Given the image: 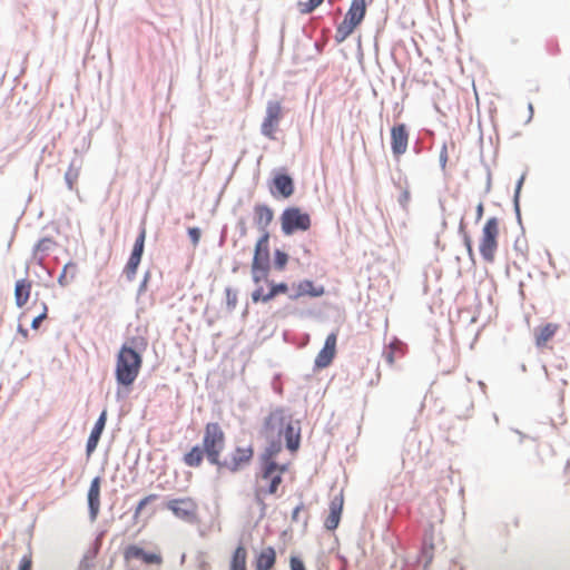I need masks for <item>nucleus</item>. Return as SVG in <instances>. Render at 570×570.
I'll return each mask as SVG.
<instances>
[{
    "mask_svg": "<svg viewBox=\"0 0 570 570\" xmlns=\"http://www.w3.org/2000/svg\"><path fill=\"white\" fill-rule=\"evenodd\" d=\"M323 285L315 286L311 279H303L297 284V291L288 295L289 299L295 301L302 296L321 297L324 295Z\"/></svg>",
    "mask_w": 570,
    "mask_h": 570,
    "instance_id": "11",
    "label": "nucleus"
},
{
    "mask_svg": "<svg viewBox=\"0 0 570 570\" xmlns=\"http://www.w3.org/2000/svg\"><path fill=\"white\" fill-rule=\"evenodd\" d=\"M250 297H252L253 303H258V302L267 303V302H269V299H267V293H264L263 286H257L252 292Z\"/></svg>",
    "mask_w": 570,
    "mask_h": 570,
    "instance_id": "26",
    "label": "nucleus"
},
{
    "mask_svg": "<svg viewBox=\"0 0 570 570\" xmlns=\"http://www.w3.org/2000/svg\"><path fill=\"white\" fill-rule=\"evenodd\" d=\"M269 272H271V268L252 265L250 274H252L253 283L256 284L257 286H261L259 284L262 282H265L266 284H268Z\"/></svg>",
    "mask_w": 570,
    "mask_h": 570,
    "instance_id": "19",
    "label": "nucleus"
},
{
    "mask_svg": "<svg viewBox=\"0 0 570 570\" xmlns=\"http://www.w3.org/2000/svg\"><path fill=\"white\" fill-rule=\"evenodd\" d=\"M273 218V209L266 204H256L254 206V223L262 235L269 233L268 226L271 225Z\"/></svg>",
    "mask_w": 570,
    "mask_h": 570,
    "instance_id": "10",
    "label": "nucleus"
},
{
    "mask_svg": "<svg viewBox=\"0 0 570 570\" xmlns=\"http://www.w3.org/2000/svg\"><path fill=\"white\" fill-rule=\"evenodd\" d=\"M528 111H529V117L527 119V124L530 122L533 118L534 109H533V105L531 102L528 104Z\"/></svg>",
    "mask_w": 570,
    "mask_h": 570,
    "instance_id": "38",
    "label": "nucleus"
},
{
    "mask_svg": "<svg viewBox=\"0 0 570 570\" xmlns=\"http://www.w3.org/2000/svg\"><path fill=\"white\" fill-rule=\"evenodd\" d=\"M469 258L472 263H475L473 247L466 249Z\"/></svg>",
    "mask_w": 570,
    "mask_h": 570,
    "instance_id": "41",
    "label": "nucleus"
},
{
    "mask_svg": "<svg viewBox=\"0 0 570 570\" xmlns=\"http://www.w3.org/2000/svg\"><path fill=\"white\" fill-rule=\"evenodd\" d=\"M187 233L190 238V242L196 247L199 244L200 236H202L200 228L199 227H189Z\"/></svg>",
    "mask_w": 570,
    "mask_h": 570,
    "instance_id": "29",
    "label": "nucleus"
},
{
    "mask_svg": "<svg viewBox=\"0 0 570 570\" xmlns=\"http://www.w3.org/2000/svg\"><path fill=\"white\" fill-rule=\"evenodd\" d=\"M409 144V131L405 124H396L391 128V148L395 157L406 151Z\"/></svg>",
    "mask_w": 570,
    "mask_h": 570,
    "instance_id": "9",
    "label": "nucleus"
},
{
    "mask_svg": "<svg viewBox=\"0 0 570 570\" xmlns=\"http://www.w3.org/2000/svg\"><path fill=\"white\" fill-rule=\"evenodd\" d=\"M513 209L515 213L517 222L520 226H522L521 210H520V202H518V206L513 204Z\"/></svg>",
    "mask_w": 570,
    "mask_h": 570,
    "instance_id": "37",
    "label": "nucleus"
},
{
    "mask_svg": "<svg viewBox=\"0 0 570 570\" xmlns=\"http://www.w3.org/2000/svg\"><path fill=\"white\" fill-rule=\"evenodd\" d=\"M498 235L499 220L497 217H491L482 228V238L479 247L482 258L488 263L494 261V254L498 248Z\"/></svg>",
    "mask_w": 570,
    "mask_h": 570,
    "instance_id": "3",
    "label": "nucleus"
},
{
    "mask_svg": "<svg viewBox=\"0 0 570 570\" xmlns=\"http://www.w3.org/2000/svg\"><path fill=\"white\" fill-rule=\"evenodd\" d=\"M459 234L462 236L463 244H464L465 248L466 249L471 248L472 240H471L470 235L465 232V226H464L463 219H461L460 225H459Z\"/></svg>",
    "mask_w": 570,
    "mask_h": 570,
    "instance_id": "27",
    "label": "nucleus"
},
{
    "mask_svg": "<svg viewBox=\"0 0 570 570\" xmlns=\"http://www.w3.org/2000/svg\"><path fill=\"white\" fill-rule=\"evenodd\" d=\"M41 307H42V311L39 315H37L32 322H31V328L32 330H38L41 322L45 321L47 318V315H48V306L46 303H41Z\"/></svg>",
    "mask_w": 570,
    "mask_h": 570,
    "instance_id": "24",
    "label": "nucleus"
},
{
    "mask_svg": "<svg viewBox=\"0 0 570 570\" xmlns=\"http://www.w3.org/2000/svg\"><path fill=\"white\" fill-rule=\"evenodd\" d=\"M336 342L337 335L335 332H332L326 336L324 346L318 352L314 361V366L316 368H324L332 363L336 353Z\"/></svg>",
    "mask_w": 570,
    "mask_h": 570,
    "instance_id": "8",
    "label": "nucleus"
},
{
    "mask_svg": "<svg viewBox=\"0 0 570 570\" xmlns=\"http://www.w3.org/2000/svg\"><path fill=\"white\" fill-rule=\"evenodd\" d=\"M282 106L279 101L269 100L266 106V115L263 120L261 132L269 139H274V132L281 120Z\"/></svg>",
    "mask_w": 570,
    "mask_h": 570,
    "instance_id": "5",
    "label": "nucleus"
},
{
    "mask_svg": "<svg viewBox=\"0 0 570 570\" xmlns=\"http://www.w3.org/2000/svg\"><path fill=\"white\" fill-rule=\"evenodd\" d=\"M366 14V0H352L345 18L360 24Z\"/></svg>",
    "mask_w": 570,
    "mask_h": 570,
    "instance_id": "14",
    "label": "nucleus"
},
{
    "mask_svg": "<svg viewBox=\"0 0 570 570\" xmlns=\"http://www.w3.org/2000/svg\"><path fill=\"white\" fill-rule=\"evenodd\" d=\"M514 248H515V250H518V252H522V248H521V246H520V242H519V240H515V243H514Z\"/></svg>",
    "mask_w": 570,
    "mask_h": 570,
    "instance_id": "44",
    "label": "nucleus"
},
{
    "mask_svg": "<svg viewBox=\"0 0 570 570\" xmlns=\"http://www.w3.org/2000/svg\"><path fill=\"white\" fill-rule=\"evenodd\" d=\"M410 198H411V195H410V190L407 188H405L401 195L399 196V204L400 206L403 208V209H406L407 207V204L410 202Z\"/></svg>",
    "mask_w": 570,
    "mask_h": 570,
    "instance_id": "31",
    "label": "nucleus"
},
{
    "mask_svg": "<svg viewBox=\"0 0 570 570\" xmlns=\"http://www.w3.org/2000/svg\"><path fill=\"white\" fill-rule=\"evenodd\" d=\"M357 26L358 24L344 17L343 21L336 28L335 41L337 43L345 41Z\"/></svg>",
    "mask_w": 570,
    "mask_h": 570,
    "instance_id": "16",
    "label": "nucleus"
},
{
    "mask_svg": "<svg viewBox=\"0 0 570 570\" xmlns=\"http://www.w3.org/2000/svg\"><path fill=\"white\" fill-rule=\"evenodd\" d=\"M440 166L442 169H445L446 163H448V147L446 142L442 144L440 156H439Z\"/></svg>",
    "mask_w": 570,
    "mask_h": 570,
    "instance_id": "30",
    "label": "nucleus"
},
{
    "mask_svg": "<svg viewBox=\"0 0 570 570\" xmlns=\"http://www.w3.org/2000/svg\"><path fill=\"white\" fill-rule=\"evenodd\" d=\"M279 379L281 376L278 374L273 379L272 386L274 392H283L282 386L278 384Z\"/></svg>",
    "mask_w": 570,
    "mask_h": 570,
    "instance_id": "36",
    "label": "nucleus"
},
{
    "mask_svg": "<svg viewBox=\"0 0 570 570\" xmlns=\"http://www.w3.org/2000/svg\"><path fill=\"white\" fill-rule=\"evenodd\" d=\"M287 262H288V254L282 249L276 248L274 250V259H273L275 269L283 271L286 267Z\"/></svg>",
    "mask_w": 570,
    "mask_h": 570,
    "instance_id": "21",
    "label": "nucleus"
},
{
    "mask_svg": "<svg viewBox=\"0 0 570 570\" xmlns=\"http://www.w3.org/2000/svg\"><path fill=\"white\" fill-rule=\"evenodd\" d=\"M149 278H150V272L147 271L144 274V277H142V279H141V282H140L139 286H138V291H137V296L138 297L146 292Z\"/></svg>",
    "mask_w": 570,
    "mask_h": 570,
    "instance_id": "32",
    "label": "nucleus"
},
{
    "mask_svg": "<svg viewBox=\"0 0 570 570\" xmlns=\"http://www.w3.org/2000/svg\"><path fill=\"white\" fill-rule=\"evenodd\" d=\"M487 167V183H485V194H489L490 190H491V185H492V178H491V171H490V168L488 166Z\"/></svg>",
    "mask_w": 570,
    "mask_h": 570,
    "instance_id": "34",
    "label": "nucleus"
},
{
    "mask_svg": "<svg viewBox=\"0 0 570 570\" xmlns=\"http://www.w3.org/2000/svg\"><path fill=\"white\" fill-rule=\"evenodd\" d=\"M269 233L261 235L254 247L252 265L272 268L269 250Z\"/></svg>",
    "mask_w": 570,
    "mask_h": 570,
    "instance_id": "7",
    "label": "nucleus"
},
{
    "mask_svg": "<svg viewBox=\"0 0 570 570\" xmlns=\"http://www.w3.org/2000/svg\"><path fill=\"white\" fill-rule=\"evenodd\" d=\"M226 294V307L229 312H233L237 305V291L232 287L225 288Z\"/></svg>",
    "mask_w": 570,
    "mask_h": 570,
    "instance_id": "23",
    "label": "nucleus"
},
{
    "mask_svg": "<svg viewBox=\"0 0 570 570\" xmlns=\"http://www.w3.org/2000/svg\"><path fill=\"white\" fill-rule=\"evenodd\" d=\"M524 179H525V173H523L521 175V177L518 179V181L515 184L514 194H513V204L517 206H518V202H520V195H521V189H522Z\"/></svg>",
    "mask_w": 570,
    "mask_h": 570,
    "instance_id": "28",
    "label": "nucleus"
},
{
    "mask_svg": "<svg viewBox=\"0 0 570 570\" xmlns=\"http://www.w3.org/2000/svg\"><path fill=\"white\" fill-rule=\"evenodd\" d=\"M479 386L483 390L485 387L484 383L482 381L478 382Z\"/></svg>",
    "mask_w": 570,
    "mask_h": 570,
    "instance_id": "46",
    "label": "nucleus"
},
{
    "mask_svg": "<svg viewBox=\"0 0 570 570\" xmlns=\"http://www.w3.org/2000/svg\"><path fill=\"white\" fill-rule=\"evenodd\" d=\"M320 6H321V3H318V2H316L314 0H308L307 2H299L298 3L299 12L302 14L312 13Z\"/></svg>",
    "mask_w": 570,
    "mask_h": 570,
    "instance_id": "25",
    "label": "nucleus"
},
{
    "mask_svg": "<svg viewBox=\"0 0 570 570\" xmlns=\"http://www.w3.org/2000/svg\"><path fill=\"white\" fill-rule=\"evenodd\" d=\"M558 326L552 323H548L542 327H539L538 333L535 334V344L537 346H543L554 335Z\"/></svg>",
    "mask_w": 570,
    "mask_h": 570,
    "instance_id": "17",
    "label": "nucleus"
},
{
    "mask_svg": "<svg viewBox=\"0 0 570 570\" xmlns=\"http://www.w3.org/2000/svg\"><path fill=\"white\" fill-rule=\"evenodd\" d=\"M413 150L415 154H420L421 153V146H420V142L416 141L415 145L413 146Z\"/></svg>",
    "mask_w": 570,
    "mask_h": 570,
    "instance_id": "42",
    "label": "nucleus"
},
{
    "mask_svg": "<svg viewBox=\"0 0 570 570\" xmlns=\"http://www.w3.org/2000/svg\"><path fill=\"white\" fill-rule=\"evenodd\" d=\"M404 343L397 338H394L389 345L384 347L382 356L386 363L392 365L399 355L404 354Z\"/></svg>",
    "mask_w": 570,
    "mask_h": 570,
    "instance_id": "15",
    "label": "nucleus"
},
{
    "mask_svg": "<svg viewBox=\"0 0 570 570\" xmlns=\"http://www.w3.org/2000/svg\"><path fill=\"white\" fill-rule=\"evenodd\" d=\"M225 230L222 232L220 238H219V246H223L225 243Z\"/></svg>",
    "mask_w": 570,
    "mask_h": 570,
    "instance_id": "43",
    "label": "nucleus"
},
{
    "mask_svg": "<svg viewBox=\"0 0 570 570\" xmlns=\"http://www.w3.org/2000/svg\"><path fill=\"white\" fill-rule=\"evenodd\" d=\"M294 179L287 173H276L269 191L274 197L288 198L294 194Z\"/></svg>",
    "mask_w": 570,
    "mask_h": 570,
    "instance_id": "6",
    "label": "nucleus"
},
{
    "mask_svg": "<svg viewBox=\"0 0 570 570\" xmlns=\"http://www.w3.org/2000/svg\"><path fill=\"white\" fill-rule=\"evenodd\" d=\"M47 275L49 278L52 277V271L46 266V264L43 263V267H40Z\"/></svg>",
    "mask_w": 570,
    "mask_h": 570,
    "instance_id": "39",
    "label": "nucleus"
},
{
    "mask_svg": "<svg viewBox=\"0 0 570 570\" xmlns=\"http://www.w3.org/2000/svg\"><path fill=\"white\" fill-rule=\"evenodd\" d=\"M483 213H484L483 204L479 203L476 208H475V220L476 222H479L482 218Z\"/></svg>",
    "mask_w": 570,
    "mask_h": 570,
    "instance_id": "35",
    "label": "nucleus"
},
{
    "mask_svg": "<svg viewBox=\"0 0 570 570\" xmlns=\"http://www.w3.org/2000/svg\"><path fill=\"white\" fill-rule=\"evenodd\" d=\"M311 216L298 207H287L281 215V227L284 235L289 236L295 232H305L311 227Z\"/></svg>",
    "mask_w": 570,
    "mask_h": 570,
    "instance_id": "2",
    "label": "nucleus"
},
{
    "mask_svg": "<svg viewBox=\"0 0 570 570\" xmlns=\"http://www.w3.org/2000/svg\"><path fill=\"white\" fill-rule=\"evenodd\" d=\"M145 239H146V229L145 227L140 228L138 236L135 239L130 256L128 262L124 268V274L126 278L131 282L137 273L138 266L141 262V257L145 249Z\"/></svg>",
    "mask_w": 570,
    "mask_h": 570,
    "instance_id": "4",
    "label": "nucleus"
},
{
    "mask_svg": "<svg viewBox=\"0 0 570 570\" xmlns=\"http://www.w3.org/2000/svg\"><path fill=\"white\" fill-rule=\"evenodd\" d=\"M237 271H238V264H235V265H234V267H233V269H232V272H233V273H236Z\"/></svg>",
    "mask_w": 570,
    "mask_h": 570,
    "instance_id": "45",
    "label": "nucleus"
},
{
    "mask_svg": "<svg viewBox=\"0 0 570 570\" xmlns=\"http://www.w3.org/2000/svg\"><path fill=\"white\" fill-rule=\"evenodd\" d=\"M77 271V265L73 262H68L65 264L59 277H58V284L61 287H66L70 281L75 278Z\"/></svg>",
    "mask_w": 570,
    "mask_h": 570,
    "instance_id": "18",
    "label": "nucleus"
},
{
    "mask_svg": "<svg viewBox=\"0 0 570 570\" xmlns=\"http://www.w3.org/2000/svg\"><path fill=\"white\" fill-rule=\"evenodd\" d=\"M57 245L53 238L42 237L32 248V259L39 267H43L46 255Z\"/></svg>",
    "mask_w": 570,
    "mask_h": 570,
    "instance_id": "12",
    "label": "nucleus"
},
{
    "mask_svg": "<svg viewBox=\"0 0 570 570\" xmlns=\"http://www.w3.org/2000/svg\"><path fill=\"white\" fill-rule=\"evenodd\" d=\"M79 170L73 168V164L71 163L68 170L65 174V181L69 190L73 189V184L78 179Z\"/></svg>",
    "mask_w": 570,
    "mask_h": 570,
    "instance_id": "22",
    "label": "nucleus"
},
{
    "mask_svg": "<svg viewBox=\"0 0 570 570\" xmlns=\"http://www.w3.org/2000/svg\"><path fill=\"white\" fill-rule=\"evenodd\" d=\"M268 292H267V299L272 301L279 294H285L288 291V285L284 282L281 283H274L273 281L268 282Z\"/></svg>",
    "mask_w": 570,
    "mask_h": 570,
    "instance_id": "20",
    "label": "nucleus"
},
{
    "mask_svg": "<svg viewBox=\"0 0 570 570\" xmlns=\"http://www.w3.org/2000/svg\"><path fill=\"white\" fill-rule=\"evenodd\" d=\"M31 293V282L22 278L16 282L14 285V301L17 307H23L28 299L30 298Z\"/></svg>",
    "mask_w": 570,
    "mask_h": 570,
    "instance_id": "13",
    "label": "nucleus"
},
{
    "mask_svg": "<svg viewBox=\"0 0 570 570\" xmlns=\"http://www.w3.org/2000/svg\"><path fill=\"white\" fill-rule=\"evenodd\" d=\"M148 346L141 335L129 337L120 347L117 355L116 379L118 384L128 386L134 383L142 364V353Z\"/></svg>",
    "mask_w": 570,
    "mask_h": 570,
    "instance_id": "1",
    "label": "nucleus"
},
{
    "mask_svg": "<svg viewBox=\"0 0 570 570\" xmlns=\"http://www.w3.org/2000/svg\"><path fill=\"white\" fill-rule=\"evenodd\" d=\"M237 229H238V232H239V236H240V237L246 236V234H247V227H246V223H245V219H244V218H240V219L237 222Z\"/></svg>",
    "mask_w": 570,
    "mask_h": 570,
    "instance_id": "33",
    "label": "nucleus"
},
{
    "mask_svg": "<svg viewBox=\"0 0 570 570\" xmlns=\"http://www.w3.org/2000/svg\"><path fill=\"white\" fill-rule=\"evenodd\" d=\"M18 333H20L21 335H23L24 337L28 336V330L24 328L22 325H19L18 326Z\"/></svg>",
    "mask_w": 570,
    "mask_h": 570,
    "instance_id": "40",
    "label": "nucleus"
}]
</instances>
